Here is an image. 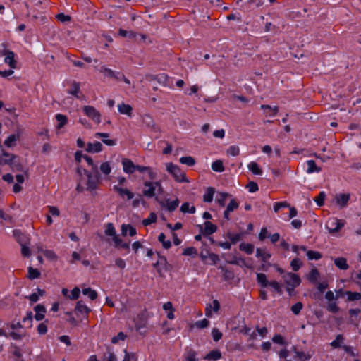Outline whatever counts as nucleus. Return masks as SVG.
<instances>
[{
	"mask_svg": "<svg viewBox=\"0 0 361 361\" xmlns=\"http://www.w3.org/2000/svg\"><path fill=\"white\" fill-rule=\"evenodd\" d=\"M34 310L36 314L35 315V319L37 321H41L44 318V313H46L47 310L44 305L38 304L34 307Z\"/></svg>",
	"mask_w": 361,
	"mask_h": 361,
	"instance_id": "dca6fc26",
	"label": "nucleus"
},
{
	"mask_svg": "<svg viewBox=\"0 0 361 361\" xmlns=\"http://www.w3.org/2000/svg\"><path fill=\"white\" fill-rule=\"evenodd\" d=\"M180 162L183 164H186L188 166H192L195 164V159L190 156L182 157L180 159Z\"/></svg>",
	"mask_w": 361,
	"mask_h": 361,
	"instance_id": "49530a36",
	"label": "nucleus"
},
{
	"mask_svg": "<svg viewBox=\"0 0 361 361\" xmlns=\"http://www.w3.org/2000/svg\"><path fill=\"white\" fill-rule=\"evenodd\" d=\"M94 137L102 138V142L108 146H114L116 144L115 140L107 139L109 137V134L106 133H96Z\"/></svg>",
	"mask_w": 361,
	"mask_h": 361,
	"instance_id": "2eb2a0df",
	"label": "nucleus"
},
{
	"mask_svg": "<svg viewBox=\"0 0 361 361\" xmlns=\"http://www.w3.org/2000/svg\"><path fill=\"white\" fill-rule=\"evenodd\" d=\"M165 207L169 212L175 211L179 205L180 201L178 198L171 201L169 198H166L165 200Z\"/></svg>",
	"mask_w": 361,
	"mask_h": 361,
	"instance_id": "f3484780",
	"label": "nucleus"
},
{
	"mask_svg": "<svg viewBox=\"0 0 361 361\" xmlns=\"http://www.w3.org/2000/svg\"><path fill=\"white\" fill-rule=\"evenodd\" d=\"M13 236L16 240L20 245L27 244L29 241V238L27 236L22 233L20 230L15 229L13 230Z\"/></svg>",
	"mask_w": 361,
	"mask_h": 361,
	"instance_id": "4468645a",
	"label": "nucleus"
},
{
	"mask_svg": "<svg viewBox=\"0 0 361 361\" xmlns=\"http://www.w3.org/2000/svg\"><path fill=\"white\" fill-rule=\"evenodd\" d=\"M118 35L123 37H127L132 40H136V37L137 36V34L132 30L127 31L123 29H119L118 30Z\"/></svg>",
	"mask_w": 361,
	"mask_h": 361,
	"instance_id": "5701e85b",
	"label": "nucleus"
},
{
	"mask_svg": "<svg viewBox=\"0 0 361 361\" xmlns=\"http://www.w3.org/2000/svg\"><path fill=\"white\" fill-rule=\"evenodd\" d=\"M103 149V146L100 142L95 141L94 143L88 142L85 151L88 153H99Z\"/></svg>",
	"mask_w": 361,
	"mask_h": 361,
	"instance_id": "f8f14e48",
	"label": "nucleus"
},
{
	"mask_svg": "<svg viewBox=\"0 0 361 361\" xmlns=\"http://www.w3.org/2000/svg\"><path fill=\"white\" fill-rule=\"evenodd\" d=\"M38 251L42 252L43 255L49 259L56 260L57 255L55 252L50 250H42L41 247H38Z\"/></svg>",
	"mask_w": 361,
	"mask_h": 361,
	"instance_id": "ea45409f",
	"label": "nucleus"
},
{
	"mask_svg": "<svg viewBox=\"0 0 361 361\" xmlns=\"http://www.w3.org/2000/svg\"><path fill=\"white\" fill-rule=\"evenodd\" d=\"M230 195L228 193L220 192L216 197V202L220 207H224L226 204V199Z\"/></svg>",
	"mask_w": 361,
	"mask_h": 361,
	"instance_id": "3c124183",
	"label": "nucleus"
},
{
	"mask_svg": "<svg viewBox=\"0 0 361 361\" xmlns=\"http://www.w3.org/2000/svg\"><path fill=\"white\" fill-rule=\"evenodd\" d=\"M104 233L106 235L112 236V240L115 239V237H119L116 232V229L112 223L109 222L105 225Z\"/></svg>",
	"mask_w": 361,
	"mask_h": 361,
	"instance_id": "6ab92c4d",
	"label": "nucleus"
},
{
	"mask_svg": "<svg viewBox=\"0 0 361 361\" xmlns=\"http://www.w3.org/2000/svg\"><path fill=\"white\" fill-rule=\"evenodd\" d=\"M350 200L349 194H340L336 197L337 203L341 207H344L347 205L348 201Z\"/></svg>",
	"mask_w": 361,
	"mask_h": 361,
	"instance_id": "cd10ccee",
	"label": "nucleus"
},
{
	"mask_svg": "<svg viewBox=\"0 0 361 361\" xmlns=\"http://www.w3.org/2000/svg\"><path fill=\"white\" fill-rule=\"evenodd\" d=\"M272 341L274 343H277L281 345H287V342L284 340V338L281 334H275L272 338Z\"/></svg>",
	"mask_w": 361,
	"mask_h": 361,
	"instance_id": "4d7b16f0",
	"label": "nucleus"
},
{
	"mask_svg": "<svg viewBox=\"0 0 361 361\" xmlns=\"http://www.w3.org/2000/svg\"><path fill=\"white\" fill-rule=\"evenodd\" d=\"M0 336H4L5 337L11 336L13 339L18 341L21 340L25 334H20L15 331H11L7 334L4 329H0Z\"/></svg>",
	"mask_w": 361,
	"mask_h": 361,
	"instance_id": "bb28decb",
	"label": "nucleus"
},
{
	"mask_svg": "<svg viewBox=\"0 0 361 361\" xmlns=\"http://www.w3.org/2000/svg\"><path fill=\"white\" fill-rule=\"evenodd\" d=\"M138 198H136L133 200L132 206L133 207H137L140 204H142L144 207H145L146 201L142 197L141 194H137Z\"/></svg>",
	"mask_w": 361,
	"mask_h": 361,
	"instance_id": "052dcab7",
	"label": "nucleus"
},
{
	"mask_svg": "<svg viewBox=\"0 0 361 361\" xmlns=\"http://www.w3.org/2000/svg\"><path fill=\"white\" fill-rule=\"evenodd\" d=\"M49 323V320L47 319L43 322L40 323L37 326V332L40 335H44L47 334L48 328L47 324Z\"/></svg>",
	"mask_w": 361,
	"mask_h": 361,
	"instance_id": "de8ad7c7",
	"label": "nucleus"
},
{
	"mask_svg": "<svg viewBox=\"0 0 361 361\" xmlns=\"http://www.w3.org/2000/svg\"><path fill=\"white\" fill-rule=\"evenodd\" d=\"M197 353L193 350L190 349L188 351L187 356L185 357L186 361H198L196 359Z\"/></svg>",
	"mask_w": 361,
	"mask_h": 361,
	"instance_id": "774afa93",
	"label": "nucleus"
},
{
	"mask_svg": "<svg viewBox=\"0 0 361 361\" xmlns=\"http://www.w3.org/2000/svg\"><path fill=\"white\" fill-rule=\"evenodd\" d=\"M326 197V194L324 192L322 191L319 194L314 197V200L316 202L317 204L319 207L323 206L324 204V199Z\"/></svg>",
	"mask_w": 361,
	"mask_h": 361,
	"instance_id": "13d9d810",
	"label": "nucleus"
},
{
	"mask_svg": "<svg viewBox=\"0 0 361 361\" xmlns=\"http://www.w3.org/2000/svg\"><path fill=\"white\" fill-rule=\"evenodd\" d=\"M4 54L6 55L4 62L7 63L11 68H16L17 61L15 59L14 52L10 50H6Z\"/></svg>",
	"mask_w": 361,
	"mask_h": 361,
	"instance_id": "9d476101",
	"label": "nucleus"
},
{
	"mask_svg": "<svg viewBox=\"0 0 361 361\" xmlns=\"http://www.w3.org/2000/svg\"><path fill=\"white\" fill-rule=\"evenodd\" d=\"M219 269H221L222 270V271L224 272V279L225 281H228V280H231V279H233V277H234V274L232 271H230L228 269H227L226 267H219Z\"/></svg>",
	"mask_w": 361,
	"mask_h": 361,
	"instance_id": "864d4df0",
	"label": "nucleus"
},
{
	"mask_svg": "<svg viewBox=\"0 0 361 361\" xmlns=\"http://www.w3.org/2000/svg\"><path fill=\"white\" fill-rule=\"evenodd\" d=\"M83 111L87 116L91 118L97 123H99L101 122L100 113L92 106H84Z\"/></svg>",
	"mask_w": 361,
	"mask_h": 361,
	"instance_id": "423d86ee",
	"label": "nucleus"
},
{
	"mask_svg": "<svg viewBox=\"0 0 361 361\" xmlns=\"http://www.w3.org/2000/svg\"><path fill=\"white\" fill-rule=\"evenodd\" d=\"M255 249L254 245L251 243H241L239 245V250L240 251L245 252L247 255H251L253 253Z\"/></svg>",
	"mask_w": 361,
	"mask_h": 361,
	"instance_id": "a878e982",
	"label": "nucleus"
},
{
	"mask_svg": "<svg viewBox=\"0 0 361 361\" xmlns=\"http://www.w3.org/2000/svg\"><path fill=\"white\" fill-rule=\"evenodd\" d=\"M90 312L91 309L89 308L86 305H85L82 300H79L77 302L75 307V312L77 314H84L86 317H87Z\"/></svg>",
	"mask_w": 361,
	"mask_h": 361,
	"instance_id": "1a4fd4ad",
	"label": "nucleus"
},
{
	"mask_svg": "<svg viewBox=\"0 0 361 361\" xmlns=\"http://www.w3.org/2000/svg\"><path fill=\"white\" fill-rule=\"evenodd\" d=\"M83 173L87 177L86 190L90 192L95 190L100 183L101 176L92 174V173L90 172V171H87V169H84Z\"/></svg>",
	"mask_w": 361,
	"mask_h": 361,
	"instance_id": "7ed1b4c3",
	"label": "nucleus"
},
{
	"mask_svg": "<svg viewBox=\"0 0 361 361\" xmlns=\"http://www.w3.org/2000/svg\"><path fill=\"white\" fill-rule=\"evenodd\" d=\"M257 282L262 288L271 286L277 293L280 295L283 293L281 284L276 281H269L265 274H257Z\"/></svg>",
	"mask_w": 361,
	"mask_h": 361,
	"instance_id": "f257e3e1",
	"label": "nucleus"
},
{
	"mask_svg": "<svg viewBox=\"0 0 361 361\" xmlns=\"http://www.w3.org/2000/svg\"><path fill=\"white\" fill-rule=\"evenodd\" d=\"M204 228L201 225H198L200 233L204 236H209L216 232L218 227L209 221H206L204 224Z\"/></svg>",
	"mask_w": 361,
	"mask_h": 361,
	"instance_id": "0eeeda50",
	"label": "nucleus"
},
{
	"mask_svg": "<svg viewBox=\"0 0 361 361\" xmlns=\"http://www.w3.org/2000/svg\"><path fill=\"white\" fill-rule=\"evenodd\" d=\"M317 290L318 292L314 293V298H318L320 294L324 293L325 290L328 288L329 284L327 281H322L320 283L317 282Z\"/></svg>",
	"mask_w": 361,
	"mask_h": 361,
	"instance_id": "473e14b6",
	"label": "nucleus"
},
{
	"mask_svg": "<svg viewBox=\"0 0 361 361\" xmlns=\"http://www.w3.org/2000/svg\"><path fill=\"white\" fill-rule=\"evenodd\" d=\"M157 219V216L154 212H151L147 219L142 220V224L144 226L150 225L152 223H155Z\"/></svg>",
	"mask_w": 361,
	"mask_h": 361,
	"instance_id": "8fccbe9b",
	"label": "nucleus"
},
{
	"mask_svg": "<svg viewBox=\"0 0 361 361\" xmlns=\"http://www.w3.org/2000/svg\"><path fill=\"white\" fill-rule=\"evenodd\" d=\"M345 294L348 296V301H355L361 299V293L358 292L347 290L345 292Z\"/></svg>",
	"mask_w": 361,
	"mask_h": 361,
	"instance_id": "37998d69",
	"label": "nucleus"
},
{
	"mask_svg": "<svg viewBox=\"0 0 361 361\" xmlns=\"http://www.w3.org/2000/svg\"><path fill=\"white\" fill-rule=\"evenodd\" d=\"M212 169L216 172H223L225 169L221 160H216L212 164Z\"/></svg>",
	"mask_w": 361,
	"mask_h": 361,
	"instance_id": "c03bdc74",
	"label": "nucleus"
},
{
	"mask_svg": "<svg viewBox=\"0 0 361 361\" xmlns=\"http://www.w3.org/2000/svg\"><path fill=\"white\" fill-rule=\"evenodd\" d=\"M226 236L229 238L230 243L232 244H236L238 242L242 240L243 234L242 233H233L230 231H228L226 234Z\"/></svg>",
	"mask_w": 361,
	"mask_h": 361,
	"instance_id": "c85d7f7f",
	"label": "nucleus"
},
{
	"mask_svg": "<svg viewBox=\"0 0 361 361\" xmlns=\"http://www.w3.org/2000/svg\"><path fill=\"white\" fill-rule=\"evenodd\" d=\"M118 109L121 114H126L130 117L132 116L133 108L130 105L122 103L118 104Z\"/></svg>",
	"mask_w": 361,
	"mask_h": 361,
	"instance_id": "aec40b11",
	"label": "nucleus"
},
{
	"mask_svg": "<svg viewBox=\"0 0 361 361\" xmlns=\"http://www.w3.org/2000/svg\"><path fill=\"white\" fill-rule=\"evenodd\" d=\"M167 171L172 175L174 180L178 183H188L189 180L186 177L185 172L182 171L181 169L173 163L166 164Z\"/></svg>",
	"mask_w": 361,
	"mask_h": 361,
	"instance_id": "f03ea898",
	"label": "nucleus"
},
{
	"mask_svg": "<svg viewBox=\"0 0 361 361\" xmlns=\"http://www.w3.org/2000/svg\"><path fill=\"white\" fill-rule=\"evenodd\" d=\"M180 211L183 213L195 214L196 208L195 206H190L189 202H184L180 207Z\"/></svg>",
	"mask_w": 361,
	"mask_h": 361,
	"instance_id": "58836bf2",
	"label": "nucleus"
},
{
	"mask_svg": "<svg viewBox=\"0 0 361 361\" xmlns=\"http://www.w3.org/2000/svg\"><path fill=\"white\" fill-rule=\"evenodd\" d=\"M306 255L309 260H319L322 257L321 252L314 250H308Z\"/></svg>",
	"mask_w": 361,
	"mask_h": 361,
	"instance_id": "79ce46f5",
	"label": "nucleus"
},
{
	"mask_svg": "<svg viewBox=\"0 0 361 361\" xmlns=\"http://www.w3.org/2000/svg\"><path fill=\"white\" fill-rule=\"evenodd\" d=\"M248 169L255 175H262V170L259 168L257 163L252 161L248 164Z\"/></svg>",
	"mask_w": 361,
	"mask_h": 361,
	"instance_id": "a19ab883",
	"label": "nucleus"
},
{
	"mask_svg": "<svg viewBox=\"0 0 361 361\" xmlns=\"http://www.w3.org/2000/svg\"><path fill=\"white\" fill-rule=\"evenodd\" d=\"M79 92H80V83L76 81H73V82L72 84V88H71V90H68V93L73 95L74 97H75L78 99H80V97L78 95Z\"/></svg>",
	"mask_w": 361,
	"mask_h": 361,
	"instance_id": "f704fd0d",
	"label": "nucleus"
},
{
	"mask_svg": "<svg viewBox=\"0 0 361 361\" xmlns=\"http://www.w3.org/2000/svg\"><path fill=\"white\" fill-rule=\"evenodd\" d=\"M122 164L125 173L131 174L136 171L135 167L137 165H135L130 159H123Z\"/></svg>",
	"mask_w": 361,
	"mask_h": 361,
	"instance_id": "ddd939ff",
	"label": "nucleus"
},
{
	"mask_svg": "<svg viewBox=\"0 0 361 361\" xmlns=\"http://www.w3.org/2000/svg\"><path fill=\"white\" fill-rule=\"evenodd\" d=\"M182 255L185 256H192V257H195V256L197 255V250L194 247H189L183 250Z\"/></svg>",
	"mask_w": 361,
	"mask_h": 361,
	"instance_id": "5fc2aeb1",
	"label": "nucleus"
},
{
	"mask_svg": "<svg viewBox=\"0 0 361 361\" xmlns=\"http://www.w3.org/2000/svg\"><path fill=\"white\" fill-rule=\"evenodd\" d=\"M256 257H259L261 261L265 263L271 257V255L270 253L266 252L265 250L262 248H257Z\"/></svg>",
	"mask_w": 361,
	"mask_h": 361,
	"instance_id": "b1692460",
	"label": "nucleus"
},
{
	"mask_svg": "<svg viewBox=\"0 0 361 361\" xmlns=\"http://www.w3.org/2000/svg\"><path fill=\"white\" fill-rule=\"evenodd\" d=\"M142 195L148 198L155 197V186L150 187L148 189H144L142 190Z\"/></svg>",
	"mask_w": 361,
	"mask_h": 361,
	"instance_id": "bf43d9fd",
	"label": "nucleus"
},
{
	"mask_svg": "<svg viewBox=\"0 0 361 361\" xmlns=\"http://www.w3.org/2000/svg\"><path fill=\"white\" fill-rule=\"evenodd\" d=\"M303 307V304L301 302H298L291 307V311L294 314H299Z\"/></svg>",
	"mask_w": 361,
	"mask_h": 361,
	"instance_id": "69168bd1",
	"label": "nucleus"
},
{
	"mask_svg": "<svg viewBox=\"0 0 361 361\" xmlns=\"http://www.w3.org/2000/svg\"><path fill=\"white\" fill-rule=\"evenodd\" d=\"M102 361H117L116 355L111 351L110 347H107V351L104 353Z\"/></svg>",
	"mask_w": 361,
	"mask_h": 361,
	"instance_id": "393cba45",
	"label": "nucleus"
},
{
	"mask_svg": "<svg viewBox=\"0 0 361 361\" xmlns=\"http://www.w3.org/2000/svg\"><path fill=\"white\" fill-rule=\"evenodd\" d=\"M159 262L160 264V267L162 268L163 271H169L172 269V266L170 264H169L166 257H160Z\"/></svg>",
	"mask_w": 361,
	"mask_h": 361,
	"instance_id": "a18cd8bd",
	"label": "nucleus"
},
{
	"mask_svg": "<svg viewBox=\"0 0 361 361\" xmlns=\"http://www.w3.org/2000/svg\"><path fill=\"white\" fill-rule=\"evenodd\" d=\"M100 171L105 175H109L111 171V168L109 162H103L99 167Z\"/></svg>",
	"mask_w": 361,
	"mask_h": 361,
	"instance_id": "680f3d73",
	"label": "nucleus"
},
{
	"mask_svg": "<svg viewBox=\"0 0 361 361\" xmlns=\"http://www.w3.org/2000/svg\"><path fill=\"white\" fill-rule=\"evenodd\" d=\"M114 247L117 250H124L126 253H129L130 251V241L128 242H124L121 238L119 237H115V239H114Z\"/></svg>",
	"mask_w": 361,
	"mask_h": 361,
	"instance_id": "6e6552de",
	"label": "nucleus"
},
{
	"mask_svg": "<svg viewBox=\"0 0 361 361\" xmlns=\"http://www.w3.org/2000/svg\"><path fill=\"white\" fill-rule=\"evenodd\" d=\"M283 278L287 286H293V288H296L299 286L301 283V279L300 276L292 272L286 273Z\"/></svg>",
	"mask_w": 361,
	"mask_h": 361,
	"instance_id": "39448f33",
	"label": "nucleus"
},
{
	"mask_svg": "<svg viewBox=\"0 0 361 361\" xmlns=\"http://www.w3.org/2000/svg\"><path fill=\"white\" fill-rule=\"evenodd\" d=\"M82 294L87 295L91 300H94L97 298L98 294L96 290H92L91 288H86L82 290Z\"/></svg>",
	"mask_w": 361,
	"mask_h": 361,
	"instance_id": "4c0bfd02",
	"label": "nucleus"
},
{
	"mask_svg": "<svg viewBox=\"0 0 361 361\" xmlns=\"http://www.w3.org/2000/svg\"><path fill=\"white\" fill-rule=\"evenodd\" d=\"M333 224H335L336 226L334 228L329 229L330 233L338 232L341 229V228L344 226L345 224L343 220L341 219H336L335 222Z\"/></svg>",
	"mask_w": 361,
	"mask_h": 361,
	"instance_id": "09e8293b",
	"label": "nucleus"
},
{
	"mask_svg": "<svg viewBox=\"0 0 361 361\" xmlns=\"http://www.w3.org/2000/svg\"><path fill=\"white\" fill-rule=\"evenodd\" d=\"M302 265L299 258H295L290 262V267L294 271H298Z\"/></svg>",
	"mask_w": 361,
	"mask_h": 361,
	"instance_id": "6e6d98bb",
	"label": "nucleus"
},
{
	"mask_svg": "<svg viewBox=\"0 0 361 361\" xmlns=\"http://www.w3.org/2000/svg\"><path fill=\"white\" fill-rule=\"evenodd\" d=\"M307 172L308 173H312L314 172H319L321 171V168L317 166L316 162L314 160H308L307 161Z\"/></svg>",
	"mask_w": 361,
	"mask_h": 361,
	"instance_id": "2f4dec72",
	"label": "nucleus"
},
{
	"mask_svg": "<svg viewBox=\"0 0 361 361\" xmlns=\"http://www.w3.org/2000/svg\"><path fill=\"white\" fill-rule=\"evenodd\" d=\"M200 257L204 264H209L210 265L216 264L220 260L217 254L210 252L209 250L207 248L201 251Z\"/></svg>",
	"mask_w": 361,
	"mask_h": 361,
	"instance_id": "20e7f679",
	"label": "nucleus"
},
{
	"mask_svg": "<svg viewBox=\"0 0 361 361\" xmlns=\"http://www.w3.org/2000/svg\"><path fill=\"white\" fill-rule=\"evenodd\" d=\"M334 264L342 270H346L349 268L347 259L345 257H337L334 259Z\"/></svg>",
	"mask_w": 361,
	"mask_h": 361,
	"instance_id": "4be33fe9",
	"label": "nucleus"
},
{
	"mask_svg": "<svg viewBox=\"0 0 361 361\" xmlns=\"http://www.w3.org/2000/svg\"><path fill=\"white\" fill-rule=\"evenodd\" d=\"M328 311L332 313H337L340 310V307L338 306L336 302H329L326 307Z\"/></svg>",
	"mask_w": 361,
	"mask_h": 361,
	"instance_id": "338daca9",
	"label": "nucleus"
},
{
	"mask_svg": "<svg viewBox=\"0 0 361 361\" xmlns=\"http://www.w3.org/2000/svg\"><path fill=\"white\" fill-rule=\"evenodd\" d=\"M261 109L264 110L266 116H274L279 111L277 106L271 107L269 105L262 104Z\"/></svg>",
	"mask_w": 361,
	"mask_h": 361,
	"instance_id": "412c9836",
	"label": "nucleus"
},
{
	"mask_svg": "<svg viewBox=\"0 0 361 361\" xmlns=\"http://www.w3.org/2000/svg\"><path fill=\"white\" fill-rule=\"evenodd\" d=\"M295 357L298 358L300 361H308L312 357V355L309 353H305L303 351H299L296 352Z\"/></svg>",
	"mask_w": 361,
	"mask_h": 361,
	"instance_id": "603ef678",
	"label": "nucleus"
},
{
	"mask_svg": "<svg viewBox=\"0 0 361 361\" xmlns=\"http://www.w3.org/2000/svg\"><path fill=\"white\" fill-rule=\"evenodd\" d=\"M41 276L40 271L37 269H35L32 267H28L27 278L30 280L39 278Z\"/></svg>",
	"mask_w": 361,
	"mask_h": 361,
	"instance_id": "c9c22d12",
	"label": "nucleus"
},
{
	"mask_svg": "<svg viewBox=\"0 0 361 361\" xmlns=\"http://www.w3.org/2000/svg\"><path fill=\"white\" fill-rule=\"evenodd\" d=\"M221 357V353L219 350H213L210 351L207 355L204 357L205 360H218Z\"/></svg>",
	"mask_w": 361,
	"mask_h": 361,
	"instance_id": "c756f323",
	"label": "nucleus"
},
{
	"mask_svg": "<svg viewBox=\"0 0 361 361\" xmlns=\"http://www.w3.org/2000/svg\"><path fill=\"white\" fill-rule=\"evenodd\" d=\"M56 18L61 23L71 22V17L68 15H65L63 13L56 14Z\"/></svg>",
	"mask_w": 361,
	"mask_h": 361,
	"instance_id": "0e129e2a",
	"label": "nucleus"
},
{
	"mask_svg": "<svg viewBox=\"0 0 361 361\" xmlns=\"http://www.w3.org/2000/svg\"><path fill=\"white\" fill-rule=\"evenodd\" d=\"M19 138L20 135L12 134L6 139L4 141V145L8 147H11L16 145V141L19 140Z\"/></svg>",
	"mask_w": 361,
	"mask_h": 361,
	"instance_id": "7c9ffc66",
	"label": "nucleus"
},
{
	"mask_svg": "<svg viewBox=\"0 0 361 361\" xmlns=\"http://www.w3.org/2000/svg\"><path fill=\"white\" fill-rule=\"evenodd\" d=\"M319 276L320 273L319 270L314 267L311 269L309 274L307 275V279L311 283L317 284Z\"/></svg>",
	"mask_w": 361,
	"mask_h": 361,
	"instance_id": "a211bd4d",
	"label": "nucleus"
},
{
	"mask_svg": "<svg viewBox=\"0 0 361 361\" xmlns=\"http://www.w3.org/2000/svg\"><path fill=\"white\" fill-rule=\"evenodd\" d=\"M55 118L58 122L56 126L58 129L62 128L68 122L67 116L63 114H58L56 115Z\"/></svg>",
	"mask_w": 361,
	"mask_h": 361,
	"instance_id": "72a5a7b5",
	"label": "nucleus"
},
{
	"mask_svg": "<svg viewBox=\"0 0 361 361\" xmlns=\"http://www.w3.org/2000/svg\"><path fill=\"white\" fill-rule=\"evenodd\" d=\"M10 168L13 171H23L24 167L18 159V157L16 154H11V162Z\"/></svg>",
	"mask_w": 361,
	"mask_h": 361,
	"instance_id": "9b49d317",
	"label": "nucleus"
},
{
	"mask_svg": "<svg viewBox=\"0 0 361 361\" xmlns=\"http://www.w3.org/2000/svg\"><path fill=\"white\" fill-rule=\"evenodd\" d=\"M215 192V190L212 187H209L207 192L203 195V200L205 202H211L213 200V196Z\"/></svg>",
	"mask_w": 361,
	"mask_h": 361,
	"instance_id": "e433bc0d",
	"label": "nucleus"
},
{
	"mask_svg": "<svg viewBox=\"0 0 361 361\" xmlns=\"http://www.w3.org/2000/svg\"><path fill=\"white\" fill-rule=\"evenodd\" d=\"M351 281L356 283L360 284L361 281V270L358 271H353L351 273Z\"/></svg>",
	"mask_w": 361,
	"mask_h": 361,
	"instance_id": "e2e57ef3",
	"label": "nucleus"
}]
</instances>
